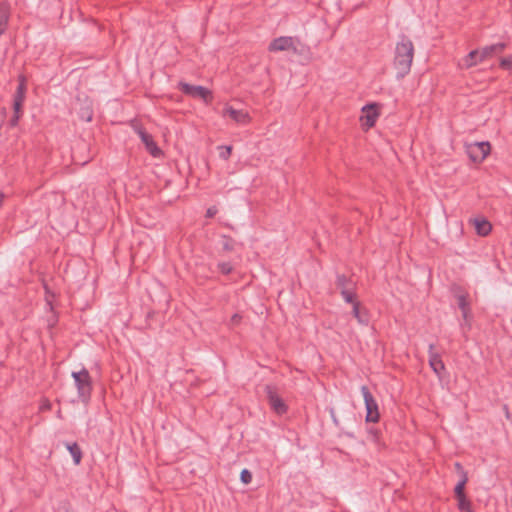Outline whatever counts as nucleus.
<instances>
[{"instance_id": "nucleus-1", "label": "nucleus", "mask_w": 512, "mask_h": 512, "mask_svg": "<svg viewBox=\"0 0 512 512\" xmlns=\"http://www.w3.org/2000/svg\"><path fill=\"white\" fill-rule=\"evenodd\" d=\"M413 58L414 45L407 36L402 35L400 41L396 44L394 56L397 78H403L410 72Z\"/></svg>"}, {"instance_id": "nucleus-2", "label": "nucleus", "mask_w": 512, "mask_h": 512, "mask_svg": "<svg viewBox=\"0 0 512 512\" xmlns=\"http://www.w3.org/2000/svg\"><path fill=\"white\" fill-rule=\"evenodd\" d=\"M71 376L74 379L79 400L84 404L89 403L93 390V382L89 371L82 368L80 371H73Z\"/></svg>"}, {"instance_id": "nucleus-3", "label": "nucleus", "mask_w": 512, "mask_h": 512, "mask_svg": "<svg viewBox=\"0 0 512 512\" xmlns=\"http://www.w3.org/2000/svg\"><path fill=\"white\" fill-rule=\"evenodd\" d=\"M179 90L192 98L201 99L205 104H210L213 101L212 91L200 85H192L183 81L178 83Z\"/></svg>"}, {"instance_id": "nucleus-4", "label": "nucleus", "mask_w": 512, "mask_h": 512, "mask_svg": "<svg viewBox=\"0 0 512 512\" xmlns=\"http://www.w3.org/2000/svg\"><path fill=\"white\" fill-rule=\"evenodd\" d=\"M361 394L364 399L365 409H366V422L377 423L380 419L379 407L378 403L375 400L374 396L370 392L369 388L365 385L361 386Z\"/></svg>"}, {"instance_id": "nucleus-5", "label": "nucleus", "mask_w": 512, "mask_h": 512, "mask_svg": "<svg viewBox=\"0 0 512 512\" xmlns=\"http://www.w3.org/2000/svg\"><path fill=\"white\" fill-rule=\"evenodd\" d=\"M491 151L488 141L474 142L466 145V153L469 160H485Z\"/></svg>"}, {"instance_id": "nucleus-6", "label": "nucleus", "mask_w": 512, "mask_h": 512, "mask_svg": "<svg viewBox=\"0 0 512 512\" xmlns=\"http://www.w3.org/2000/svg\"><path fill=\"white\" fill-rule=\"evenodd\" d=\"M265 393L267 400L275 413H277L278 415H283L288 411V406L284 403L283 399L277 394L275 386L266 385Z\"/></svg>"}, {"instance_id": "nucleus-7", "label": "nucleus", "mask_w": 512, "mask_h": 512, "mask_svg": "<svg viewBox=\"0 0 512 512\" xmlns=\"http://www.w3.org/2000/svg\"><path fill=\"white\" fill-rule=\"evenodd\" d=\"M362 113L360 118L362 125L366 128H371L379 117V105L376 103L367 104L362 108Z\"/></svg>"}, {"instance_id": "nucleus-8", "label": "nucleus", "mask_w": 512, "mask_h": 512, "mask_svg": "<svg viewBox=\"0 0 512 512\" xmlns=\"http://www.w3.org/2000/svg\"><path fill=\"white\" fill-rule=\"evenodd\" d=\"M137 133L152 157L158 158L162 155V150L158 147L151 134L141 127L137 129Z\"/></svg>"}, {"instance_id": "nucleus-9", "label": "nucleus", "mask_w": 512, "mask_h": 512, "mask_svg": "<svg viewBox=\"0 0 512 512\" xmlns=\"http://www.w3.org/2000/svg\"><path fill=\"white\" fill-rule=\"evenodd\" d=\"M428 360H429V365L432 368V370L434 371V373L438 377H442V374L445 371V365H444V362L442 361L441 356L439 355V353H437L435 351V345L434 344H430L429 345V348H428Z\"/></svg>"}, {"instance_id": "nucleus-10", "label": "nucleus", "mask_w": 512, "mask_h": 512, "mask_svg": "<svg viewBox=\"0 0 512 512\" xmlns=\"http://www.w3.org/2000/svg\"><path fill=\"white\" fill-rule=\"evenodd\" d=\"M507 47V44L504 42H499L496 44L488 45L483 47L480 52L479 61H484L488 58L493 57L494 55L502 53Z\"/></svg>"}, {"instance_id": "nucleus-11", "label": "nucleus", "mask_w": 512, "mask_h": 512, "mask_svg": "<svg viewBox=\"0 0 512 512\" xmlns=\"http://www.w3.org/2000/svg\"><path fill=\"white\" fill-rule=\"evenodd\" d=\"M291 48H293L295 50V47L293 46L292 37H285V36L278 37V38L274 39L269 44V51H274V52L288 51Z\"/></svg>"}, {"instance_id": "nucleus-12", "label": "nucleus", "mask_w": 512, "mask_h": 512, "mask_svg": "<svg viewBox=\"0 0 512 512\" xmlns=\"http://www.w3.org/2000/svg\"><path fill=\"white\" fill-rule=\"evenodd\" d=\"M224 115H228L237 123H246L249 120V115L246 111L235 109L232 106L225 107Z\"/></svg>"}, {"instance_id": "nucleus-13", "label": "nucleus", "mask_w": 512, "mask_h": 512, "mask_svg": "<svg viewBox=\"0 0 512 512\" xmlns=\"http://www.w3.org/2000/svg\"><path fill=\"white\" fill-rule=\"evenodd\" d=\"M10 18V5L4 1L0 3V36L5 33Z\"/></svg>"}, {"instance_id": "nucleus-14", "label": "nucleus", "mask_w": 512, "mask_h": 512, "mask_svg": "<svg viewBox=\"0 0 512 512\" xmlns=\"http://www.w3.org/2000/svg\"><path fill=\"white\" fill-rule=\"evenodd\" d=\"M480 54H481V52L478 49L470 51L462 59V63H461L462 68L469 69V68L477 65L478 63H480L481 62V61H479Z\"/></svg>"}, {"instance_id": "nucleus-15", "label": "nucleus", "mask_w": 512, "mask_h": 512, "mask_svg": "<svg viewBox=\"0 0 512 512\" xmlns=\"http://www.w3.org/2000/svg\"><path fill=\"white\" fill-rule=\"evenodd\" d=\"M352 314L357 319V321L362 325H368L370 318L369 313L366 309H361L360 303H354L352 307Z\"/></svg>"}, {"instance_id": "nucleus-16", "label": "nucleus", "mask_w": 512, "mask_h": 512, "mask_svg": "<svg viewBox=\"0 0 512 512\" xmlns=\"http://www.w3.org/2000/svg\"><path fill=\"white\" fill-rule=\"evenodd\" d=\"M66 448L70 452L75 465H79L82 460V450L76 442L66 443Z\"/></svg>"}, {"instance_id": "nucleus-17", "label": "nucleus", "mask_w": 512, "mask_h": 512, "mask_svg": "<svg viewBox=\"0 0 512 512\" xmlns=\"http://www.w3.org/2000/svg\"><path fill=\"white\" fill-rule=\"evenodd\" d=\"M336 286L340 289V292L347 289H354L355 283L349 277L344 274H337L336 276Z\"/></svg>"}, {"instance_id": "nucleus-18", "label": "nucleus", "mask_w": 512, "mask_h": 512, "mask_svg": "<svg viewBox=\"0 0 512 512\" xmlns=\"http://www.w3.org/2000/svg\"><path fill=\"white\" fill-rule=\"evenodd\" d=\"M475 229L478 235L487 236L492 229L490 222L486 219H475Z\"/></svg>"}, {"instance_id": "nucleus-19", "label": "nucleus", "mask_w": 512, "mask_h": 512, "mask_svg": "<svg viewBox=\"0 0 512 512\" xmlns=\"http://www.w3.org/2000/svg\"><path fill=\"white\" fill-rule=\"evenodd\" d=\"M25 94H26V79L23 75H20L19 76V84L17 86V89L15 91L13 99L19 100V101H24Z\"/></svg>"}, {"instance_id": "nucleus-20", "label": "nucleus", "mask_w": 512, "mask_h": 512, "mask_svg": "<svg viewBox=\"0 0 512 512\" xmlns=\"http://www.w3.org/2000/svg\"><path fill=\"white\" fill-rule=\"evenodd\" d=\"M468 482V475L467 473H462V477H460V480L456 484L454 488V494L455 498L459 496H464L465 494V485Z\"/></svg>"}, {"instance_id": "nucleus-21", "label": "nucleus", "mask_w": 512, "mask_h": 512, "mask_svg": "<svg viewBox=\"0 0 512 512\" xmlns=\"http://www.w3.org/2000/svg\"><path fill=\"white\" fill-rule=\"evenodd\" d=\"M457 507L461 512H473L471 501L466 495L456 497Z\"/></svg>"}, {"instance_id": "nucleus-22", "label": "nucleus", "mask_w": 512, "mask_h": 512, "mask_svg": "<svg viewBox=\"0 0 512 512\" xmlns=\"http://www.w3.org/2000/svg\"><path fill=\"white\" fill-rule=\"evenodd\" d=\"M457 304L462 311L463 317L466 318L469 312V303L467 301V297L465 295H458Z\"/></svg>"}, {"instance_id": "nucleus-23", "label": "nucleus", "mask_w": 512, "mask_h": 512, "mask_svg": "<svg viewBox=\"0 0 512 512\" xmlns=\"http://www.w3.org/2000/svg\"><path fill=\"white\" fill-rule=\"evenodd\" d=\"M341 295L343 297V299L345 300V302L347 303H350L354 306V303H358V301H356V294L354 292V289H347V290H343L341 291Z\"/></svg>"}, {"instance_id": "nucleus-24", "label": "nucleus", "mask_w": 512, "mask_h": 512, "mask_svg": "<svg viewBox=\"0 0 512 512\" xmlns=\"http://www.w3.org/2000/svg\"><path fill=\"white\" fill-rule=\"evenodd\" d=\"M221 245L223 250L232 251L234 249V240L230 236L223 235Z\"/></svg>"}, {"instance_id": "nucleus-25", "label": "nucleus", "mask_w": 512, "mask_h": 512, "mask_svg": "<svg viewBox=\"0 0 512 512\" xmlns=\"http://www.w3.org/2000/svg\"><path fill=\"white\" fill-rule=\"evenodd\" d=\"M219 158L226 160L230 157L232 146H218Z\"/></svg>"}, {"instance_id": "nucleus-26", "label": "nucleus", "mask_w": 512, "mask_h": 512, "mask_svg": "<svg viewBox=\"0 0 512 512\" xmlns=\"http://www.w3.org/2000/svg\"><path fill=\"white\" fill-rule=\"evenodd\" d=\"M218 269L222 274L228 275L232 272L233 267L229 262H220L218 263Z\"/></svg>"}, {"instance_id": "nucleus-27", "label": "nucleus", "mask_w": 512, "mask_h": 512, "mask_svg": "<svg viewBox=\"0 0 512 512\" xmlns=\"http://www.w3.org/2000/svg\"><path fill=\"white\" fill-rule=\"evenodd\" d=\"M240 480L244 484H249L252 481V473L248 469H243L240 473Z\"/></svg>"}, {"instance_id": "nucleus-28", "label": "nucleus", "mask_w": 512, "mask_h": 512, "mask_svg": "<svg viewBox=\"0 0 512 512\" xmlns=\"http://www.w3.org/2000/svg\"><path fill=\"white\" fill-rule=\"evenodd\" d=\"M80 117L82 120L90 122L93 118V112L89 108H82L80 111Z\"/></svg>"}, {"instance_id": "nucleus-29", "label": "nucleus", "mask_w": 512, "mask_h": 512, "mask_svg": "<svg viewBox=\"0 0 512 512\" xmlns=\"http://www.w3.org/2000/svg\"><path fill=\"white\" fill-rule=\"evenodd\" d=\"M51 408H52V403L50 402V400L47 398H43L40 402L39 410L41 412H44V411L51 410Z\"/></svg>"}, {"instance_id": "nucleus-30", "label": "nucleus", "mask_w": 512, "mask_h": 512, "mask_svg": "<svg viewBox=\"0 0 512 512\" xmlns=\"http://www.w3.org/2000/svg\"><path fill=\"white\" fill-rule=\"evenodd\" d=\"M23 103H24V101H19V100L13 99V110H14L15 114L22 115V113H23Z\"/></svg>"}, {"instance_id": "nucleus-31", "label": "nucleus", "mask_w": 512, "mask_h": 512, "mask_svg": "<svg viewBox=\"0 0 512 512\" xmlns=\"http://www.w3.org/2000/svg\"><path fill=\"white\" fill-rule=\"evenodd\" d=\"M500 67L508 70L512 67V56L502 58L500 61Z\"/></svg>"}, {"instance_id": "nucleus-32", "label": "nucleus", "mask_w": 512, "mask_h": 512, "mask_svg": "<svg viewBox=\"0 0 512 512\" xmlns=\"http://www.w3.org/2000/svg\"><path fill=\"white\" fill-rule=\"evenodd\" d=\"M368 434L370 435V439L374 442H378L379 440V430L376 429V428H369L368 429Z\"/></svg>"}, {"instance_id": "nucleus-33", "label": "nucleus", "mask_w": 512, "mask_h": 512, "mask_svg": "<svg viewBox=\"0 0 512 512\" xmlns=\"http://www.w3.org/2000/svg\"><path fill=\"white\" fill-rule=\"evenodd\" d=\"M21 116L22 115H20V114H15L14 113L13 116L8 121V126L10 128L16 127L18 125V122H19V119H20Z\"/></svg>"}, {"instance_id": "nucleus-34", "label": "nucleus", "mask_w": 512, "mask_h": 512, "mask_svg": "<svg viewBox=\"0 0 512 512\" xmlns=\"http://www.w3.org/2000/svg\"><path fill=\"white\" fill-rule=\"evenodd\" d=\"M218 212V209L216 206H211L206 210V217L207 218H213Z\"/></svg>"}, {"instance_id": "nucleus-35", "label": "nucleus", "mask_w": 512, "mask_h": 512, "mask_svg": "<svg viewBox=\"0 0 512 512\" xmlns=\"http://www.w3.org/2000/svg\"><path fill=\"white\" fill-rule=\"evenodd\" d=\"M329 413H330V416H331V419L333 421V423L336 425V426H339V420L336 416V413H335V410L334 408H330L329 409Z\"/></svg>"}, {"instance_id": "nucleus-36", "label": "nucleus", "mask_w": 512, "mask_h": 512, "mask_svg": "<svg viewBox=\"0 0 512 512\" xmlns=\"http://www.w3.org/2000/svg\"><path fill=\"white\" fill-rule=\"evenodd\" d=\"M241 319H242V317H241L239 314H237V313H236V314H234V315L231 317L230 322H231V324H233V325H237V324H239V323H240Z\"/></svg>"}, {"instance_id": "nucleus-37", "label": "nucleus", "mask_w": 512, "mask_h": 512, "mask_svg": "<svg viewBox=\"0 0 512 512\" xmlns=\"http://www.w3.org/2000/svg\"><path fill=\"white\" fill-rule=\"evenodd\" d=\"M454 466L460 477H462V473H467L459 462H456Z\"/></svg>"}, {"instance_id": "nucleus-38", "label": "nucleus", "mask_w": 512, "mask_h": 512, "mask_svg": "<svg viewBox=\"0 0 512 512\" xmlns=\"http://www.w3.org/2000/svg\"><path fill=\"white\" fill-rule=\"evenodd\" d=\"M57 417L60 419L62 418V412L60 409L57 411Z\"/></svg>"}, {"instance_id": "nucleus-39", "label": "nucleus", "mask_w": 512, "mask_h": 512, "mask_svg": "<svg viewBox=\"0 0 512 512\" xmlns=\"http://www.w3.org/2000/svg\"><path fill=\"white\" fill-rule=\"evenodd\" d=\"M346 435H347L348 437H350V438H353V437H354L353 433H346Z\"/></svg>"}]
</instances>
